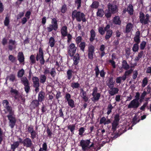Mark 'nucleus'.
<instances>
[{
	"label": "nucleus",
	"instance_id": "obj_37",
	"mask_svg": "<svg viewBox=\"0 0 151 151\" xmlns=\"http://www.w3.org/2000/svg\"><path fill=\"white\" fill-rule=\"evenodd\" d=\"M24 73V70L23 69H22L19 70L17 74V76L19 78H22Z\"/></svg>",
	"mask_w": 151,
	"mask_h": 151
},
{
	"label": "nucleus",
	"instance_id": "obj_44",
	"mask_svg": "<svg viewBox=\"0 0 151 151\" xmlns=\"http://www.w3.org/2000/svg\"><path fill=\"white\" fill-rule=\"evenodd\" d=\"M98 31L99 33L103 35L105 33V28L103 27H99L98 28Z\"/></svg>",
	"mask_w": 151,
	"mask_h": 151
},
{
	"label": "nucleus",
	"instance_id": "obj_34",
	"mask_svg": "<svg viewBox=\"0 0 151 151\" xmlns=\"http://www.w3.org/2000/svg\"><path fill=\"white\" fill-rule=\"evenodd\" d=\"M127 11L130 14H133V6L131 5H129L128 7Z\"/></svg>",
	"mask_w": 151,
	"mask_h": 151
},
{
	"label": "nucleus",
	"instance_id": "obj_48",
	"mask_svg": "<svg viewBox=\"0 0 151 151\" xmlns=\"http://www.w3.org/2000/svg\"><path fill=\"white\" fill-rule=\"evenodd\" d=\"M85 130V128L84 127H81L79 130V134L81 136H83V134L84 133Z\"/></svg>",
	"mask_w": 151,
	"mask_h": 151
},
{
	"label": "nucleus",
	"instance_id": "obj_19",
	"mask_svg": "<svg viewBox=\"0 0 151 151\" xmlns=\"http://www.w3.org/2000/svg\"><path fill=\"white\" fill-rule=\"evenodd\" d=\"M80 94L81 97L85 101H88V98L86 96V92L84 91L82 88L81 89Z\"/></svg>",
	"mask_w": 151,
	"mask_h": 151
},
{
	"label": "nucleus",
	"instance_id": "obj_2",
	"mask_svg": "<svg viewBox=\"0 0 151 151\" xmlns=\"http://www.w3.org/2000/svg\"><path fill=\"white\" fill-rule=\"evenodd\" d=\"M72 15L73 18H76L78 21L80 22L82 20L84 22L86 21L84 14L80 12H77L76 10H74L73 12Z\"/></svg>",
	"mask_w": 151,
	"mask_h": 151
},
{
	"label": "nucleus",
	"instance_id": "obj_6",
	"mask_svg": "<svg viewBox=\"0 0 151 151\" xmlns=\"http://www.w3.org/2000/svg\"><path fill=\"white\" fill-rule=\"evenodd\" d=\"M65 99H66L68 105L71 108L75 107V102L73 100L71 99V96L69 93H67L65 96Z\"/></svg>",
	"mask_w": 151,
	"mask_h": 151
},
{
	"label": "nucleus",
	"instance_id": "obj_30",
	"mask_svg": "<svg viewBox=\"0 0 151 151\" xmlns=\"http://www.w3.org/2000/svg\"><path fill=\"white\" fill-rule=\"evenodd\" d=\"M114 22L116 24H120L121 22L119 19V17L118 16H116L113 19Z\"/></svg>",
	"mask_w": 151,
	"mask_h": 151
},
{
	"label": "nucleus",
	"instance_id": "obj_26",
	"mask_svg": "<svg viewBox=\"0 0 151 151\" xmlns=\"http://www.w3.org/2000/svg\"><path fill=\"white\" fill-rule=\"evenodd\" d=\"M107 85L109 86V87L111 88L112 87H114V81L112 78H111L107 81Z\"/></svg>",
	"mask_w": 151,
	"mask_h": 151
},
{
	"label": "nucleus",
	"instance_id": "obj_46",
	"mask_svg": "<svg viewBox=\"0 0 151 151\" xmlns=\"http://www.w3.org/2000/svg\"><path fill=\"white\" fill-rule=\"evenodd\" d=\"M148 83V80L147 78H145L143 79L142 81V87H144L146 86Z\"/></svg>",
	"mask_w": 151,
	"mask_h": 151
},
{
	"label": "nucleus",
	"instance_id": "obj_11",
	"mask_svg": "<svg viewBox=\"0 0 151 151\" xmlns=\"http://www.w3.org/2000/svg\"><path fill=\"white\" fill-rule=\"evenodd\" d=\"M17 43L15 40H9L8 42V48L11 50L16 48Z\"/></svg>",
	"mask_w": 151,
	"mask_h": 151
},
{
	"label": "nucleus",
	"instance_id": "obj_5",
	"mask_svg": "<svg viewBox=\"0 0 151 151\" xmlns=\"http://www.w3.org/2000/svg\"><path fill=\"white\" fill-rule=\"evenodd\" d=\"M92 100L93 101H97L99 100L101 97L100 93H98V88L96 87H94L93 90Z\"/></svg>",
	"mask_w": 151,
	"mask_h": 151
},
{
	"label": "nucleus",
	"instance_id": "obj_54",
	"mask_svg": "<svg viewBox=\"0 0 151 151\" xmlns=\"http://www.w3.org/2000/svg\"><path fill=\"white\" fill-rule=\"evenodd\" d=\"M7 78L11 81H13L15 79V76L14 75H13V74H11V75L7 77Z\"/></svg>",
	"mask_w": 151,
	"mask_h": 151
},
{
	"label": "nucleus",
	"instance_id": "obj_51",
	"mask_svg": "<svg viewBox=\"0 0 151 151\" xmlns=\"http://www.w3.org/2000/svg\"><path fill=\"white\" fill-rule=\"evenodd\" d=\"M118 125V124L115 120H114L113 122L112 123V129L113 130H115L117 126Z\"/></svg>",
	"mask_w": 151,
	"mask_h": 151
},
{
	"label": "nucleus",
	"instance_id": "obj_64",
	"mask_svg": "<svg viewBox=\"0 0 151 151\" xmlns=\"http://www.w3.org/2000/svg\"><path fill=\"white\" fill-rule=\"evenodd\" d=\"M138 75V72L137 70H134L133 72V79H135L137 77Z\"/></svg>",
	"mask_w": 151,
	"mask_h": 151
},
{
	"label": "nucleus",
	"instance_id": "obj_7",
	"mask_svg": "<svg viewBox=\"0 0 151 151\" xmlns=\"http://www.w3.org/2000/svg\"><path fill=\"white\" fill-rule=\"evenodd\" d=\"M20 142H22L24 145L27 147H30L32 144V140L29 138H26L22 140L21 138H19Z\"/></svg>",
	"mask_w": 151,
	"mask_h": 151
},
{
	"label": "nucleus",
	"instance_id": "obj_23",
	"mask_svg": "<svg viewBox=\"0 0 151 151\" xmlns=\"http://www.w3.org/2000/svg\"><path fill=\"white\" fill-rule=\"evenodd\" d=\"M73 64L75 65H77L78 64L80 60V57L78 54L75 55L73 57Z\"/></svg>",
	"mask_w": 151,
	"mask_h": 151
},
{
	"label": "nucleus",
	"instance_id": "obj_21",
	"mask_svg": "<svg viewBox=\"0 0 151 151\" xmlns=\"http://www.w3.org/2000/svg\"><path fill=\"white\" fill-rule=\"evenodd\" d=\"M55 41L54 38L51 37L49 38L48 44L51 47L55 46Z\"/></svg>",
	"mask_w": 151,
	"mask_h": 151
},
{
	"label": "nucleus",
	"instance_id": "obj_9",
	"mask_svg": "<svg viewBox=\"0 0 151 151\" xmlns=\"http://www.w3.org/2000/svg\"><path fill=\"white\" fill-rule=\"evenodd\" d=\"M76 47L73 43L71 44L68 47V53L70 56H73L76 53Z\"/></svg>",
	"mask_w": 151,
	"mask_h": 151
},
{
	"label": "nucleus",
	"instance_id": "obj_36",
	"mask_svg": "<svg viewBox=\"0 0 151 151\" xmlns=\"http://www.w3.org/2000/svg\"><path fill=\"white\" fill-rule=\"evenodd\" d=\"M45 96L43 93L40 92L39 93L38 100L39 101H42L44 99Z\"/></svg>",
	"mask_w": 151,
	"mask_h": 151
},
{
	"label": "nucleus",
	"instance_id": "obj_4",
	"mask_svg": "<svg viewBox=\"0 0 151 151\" xmlns=\"http://www.w3.org/2000/svg\"><path fill=\"white\" fill-rule=\"evenodd\" d=\"M150 15L147 14L145 16L143 13L140 12L139 15V21L141 23L145 24H148L150 21Z\"/></svg>",
	"mask_w": 151,
	"mask_h": 151
},
{
	"label": "nucleus",
	"instance_id": "obj_62",
	"mask_svg": "<svg viewBox=\"0 0 151 151\" xmlns=\"http://www.w3.org/2000/svg\"><path fill=\"white\" fill-rule=\"evenodd\" d=\"M47 29L48 32H51L53 30V28L52 24L49 25L47 27Z\"/></svg>",
	"mask_w": 151,
	"mask_h": 151
},
{
	"label": "nucleus",
	"instance_id": "obj_10",
	"mask_svg": "<svg viewBox=\"0 0 151 151\" xmlns=\"http://www.w3.org/2000/svg\"><path fill=\"white\" fill-rule=\"evenodd\" d=\"M95 47L92 45H90L88 47V58L90 59H92L93 58V55L94 53Z\"/></svg>",
	"mask_w": 151,
	"mask_h": 151
},
{
	"label": "nucleus",
	"instance_id": "obj_57",
	"mask_svg": "<svg viewBox=\"0 0 151 151\" xmlns=\"http://www.w3.org/2000/svg\"><path fill=\"white\" fill-rule=\"evenodd\" d=\"M37 135V133L36 131L34 130L31 136V138L32 139H34L36 138V135Z\"/></svg>",
	"mask_w": 151,
	"mask_h": 151
},
{
	"label": "nucleus",
	"instance_id": "obj_42",
	"mask_svg": "<svg viewBox=\"0 0 151 151\" xmlns=\"http://www.w3.org/2000/svg\"><path fill=\"white\" fill-rule=\"evenodd\" d=\"M73 71L71 70H69L67 71V73L68 78L69 79H70L72 77Z\"/></svg>",
	"mask_w": 151,
	"mask_h": 151
},
{
	"label": "nucleus",
	"instance_id": "obj_53",
	"mask_svg": "<svg viewBox=\"0 0 151 151\" xmlns=\"http://www.w3.org/2000/svg\"><path fill=\"white\" fill-rule=\"evenodd\" d=\"M76 4L77 5V9H79L81 6V0H75Z\"/></svg>",
	"mask_w": 151,
	"mask_h": 151
},
{
	"label": "nucleus",
	"instance_id": "obj_15",
	"mask_svg": "<svg viewBox=\"0 0 151 151\" xmlns=\"http://www.w3.org/2000/svg\"><path fill=\"white\" fill-rule=\"evenodd\" d=\"M32 81L33 83L34 86L35 87H39L40 86L39 79L37 77H33Z\"/></svg>",
	"mask_w": 151,
	"mask_h": 151
},
{
	"label": "nucleus",
	"instance_id": "obj_55",
	"mask_svg": "<svg viewBox=\"0 0 151 151\" xmlns=\"http://www.w3.org/2000/svg\"><path fill=\"white\" fill-rule=\"evenodd\" d=\"M146 42L145 41H142L140 44V48L141 50H143L145 47Z\"/></svg>",
	"mask_w": 151,
	"mask_h": 151
},
{
	"label": "nucleus",
	"instance_id": "obj_22",
	"mask_svg": "<svg viewBox=\"0 0 151 151\" xmlns=\"http://www.w3.org/2000/svg\"><path fill=\"white\" fill-rule=\"evenodd\" d=\"M110 121L109 119L106 120V119L105 117H103L100 119V124H104V125L106 124H108L110 123Z\"/></svg>",
	"mask_w": 151,
	"mask_h": 151
},
{
	"label": "nucleus",
	"instance_id": "obj_35",
	"mask_svg": "<svg viewBox=\"0 0 151 151\" xmlns=\"http://www.w3.org/2000/svg\"><path fill=\"white\" fill-rule=\"evenodd\" d=\"M80 85V84L77 82H73L71 83V86L73 89L78 88Z\"/></svg>",
	"mask_w": 151,
	"mask_h": 151
},
{
	"label": "nucleus",
	"instance_id": "obj_61",
	"mask_svg": "<svg viewBox=\"0 0 151 151\" xmlns=\"http://www.w3.org/2000/svg\"><path fill=\"white\" fill-rule=\"evenodd\" d=\"M95 71L96 72V76L98 77L99 73V70L98 66H96V67L95 69Z\"/></svg>",
	"mask_w": 151,
	"mask_h": 151
},
{
	"label": "nucleus",
	"instance_id": "obj_59",
	"mask_svg": "<svg viewBox=\"0 0 151 151\" xmlns=\"http://www.w3.org/2000/svg\"><path fill=\"white\" fill-rule=\"evenodd\" d=\"M47 144L46 143H44L42 145V148H41V147L40 149H42V151H43L44 150L45 151H46L47 150Z\"/></svg>",
	"mask_w": 151,
	"mask_h": 151
},
{
	"label": "nucleus",
	"instance_id": "obj_33",
	"mask_svg": "<svg viewBox=\"0 0 151 151\" xmlns=\"http://www.w3.org/2000/svg\"><path fill=\"white\" fill-rule=\"evenodd\" d=\"M104 14V12L102 9H99L97 12L96 14L97 16L99 17H102Z\"/></svg>",
	"mask_w": 151,
	"mask_h": 151
},
{
	"label": "nucleus",
	"instance_id": "obj_45",
	"mask_svg": "<svg viewBox=\"0 0 151 151\" xmlns=\"http://www.w3.org/2000/svg\"><path fill=\"white\" fill-rule=\"evenodd\" d=\"M139 49L138 44L136 43L133 45L132 50L133 52H137Z\"/></svg>",
	"mask_w": 151,
	"mask_h": 151
},
{
	"label": "nucleus",
	"instance_id": "obj_12",
	"mask_svg": "<svg viewBox=\"0 0 151 151\" xmlns=\"http://www.w3.org/2000/svg\"><path fill=\"white\" fill-rule=\"evenodd\" d=\"M108 9L111 13H115L117 11V6L115 5L109 4L108 5Z\"/></svg>",
	"mask_w": 151,
	"mask_h": 151
},
{
	"label": "nucleus",
	"instance_id": "obj_29",
	"mask_svg": "<svg viewBox=\"0 0 151 151\" xmlns=\"http://www.w3.org/2000/svg\"><path fill=\"white\" fill-rule=\"evenodd\" d=\"M19 141L15 142L11 145V149L14 151V149L17 147L19 145Z\"/></svg>",
	"mask_w": 151,
	"mask_h": 151
},
{
	"label": "nucleus",
	"instance_id": "obj_24",
	"mask_svg": "<svg viewBox=\"0 0 151 151\" xmlns=\"http://www.w3.org/2000/svg\"><path fill=\"white\" fill-rule=\"evenodd\" d=\"M90 41L92 42L95 39L96 37V33L94 30L92 29L90 31Z\"/></svg>",
	"mask_w": 151,
	"mask_h": 151
},
{
	"label": "nucleus",
	"instance_id": "obj_20",
	"mask_svg": "<svg viewBox=\"0 0 151 151\" xmlns=\"http://www.w3.org/2000/svg\"><path fill=\"white\" fill-rule=\"evenodd\" d=\"M133 27V24L131 23H128L126 27V33H129L132 30Z\"/></svg>",
	"mask_w": 151,
	"mask_h": 151
},
{
	"label": "nucleus",
	"instance_id": "obj_49",
	"mask_svg": "<svg viewBox=\"0 0 151 151\" xmlns=\"http://www.w3.org/2000/svg\"><path fill=\"white\" fill-rule=\"evenodd\" d=\"M67 10V7L66 5L65 4H64L62 5L61 8V11L62 13H65L66 12Z\"/></svg>",
	"mask_w": 151,
	"mask_h": 151
},
{
	"label": "nucleus",
	"instance_id": "obj_47",
	"mask_svg": "<svg viewBox=\"0 0 151 151\" xmlns=\"http://www.w3.org/2000/svg\"><path fill=\"white\" fill-rule=\"evenodd\" d=\"M113 107H112L111 104H110L107 107V114H109L111 112V110L113 108Z\"/></svg>",
	"mask_w": 151,
	"mask_h": 151
},
{
	"label": "nucleus",
	"instance_id": "obj_56",
	"mask_svg": "<svg viewBox=\"0 0 151 151\" xmlns=\"http://www.w3.org/2000/svg\"><path fill=\"white\" fill-rule=\"evenodd\" d=\"M34 130L32 126H29L28 127V131L29 133H30L31 136Z\"/></svg>",
	"mask_w": 151,
	"mask_h": 151
},
{
	"label": "nucleus",
	"instance_id": "obj_3",
	"mask_svg": "<svg viewBox=\"0 0 151 151\" xmlns=\"http://www.w3.org/2000/svg\"><path fill=\"white\" fill-rule=\"evenodd\" d=\"M11 111V112H9V114L7 116V117L9 120V126L12 128H13L15 125L16 119L14 114V111L12 109Z\"/></svg>",
	"mask_w": 151,
	"mask_h": 151
},
{
	"label": "nucleus",
	"instance_id": "obj_58",
	"mask_svg": "<svg viewBox=\"0 0 151 151\" xmlns=\"http://www.w3.org/2000/svg\"><path fill=\"white\" fill-rule=\"evenodd\" d=\"M24 89L26 93H28L29 90L30 89L29 82L28 83L27 85H26L25 86H24Z\"/></svg>",
	"mask_w": 151,
	"mask_h": 151
},
{
	"label": "nucleus",
	"instance_id": "obj_52",
	"mask_svg": "<svg viewBox=\"0 0 151 151\" xmlns=\"http://www.w3.org/2000/svg\"><path fill=\"white\" fill-rule=\"evenodd\" d=\"M85 42H81L79 46L81 48V49L82 50L84 51V48L85 47Z\"/></svg>",
	"mask_w": 151,
	"mask_h": 151
},
{
	"label": "nucleus",
	"instance_id": "obj_40",
	"mask_svg": "<svg viewBox=\"0 0 151 151\" xmlns=\"http://www.w3.org/2000/svg\"><path fill=\"white\" fill-rule=\"evenodd\" d=\"M10 92L12 94L14 95L15 98H17L16 96H17L18 94V92L16 89H13V88H11Z\"/></svg>",
	"mask_w": 151,
	"mask_h": 151
},
{
	"label": "nucleus",
	"instance_id": "obj_31",
	"mask_svg": "<svg viewBox=\"0 0 151 151\" xmlns=\"http://www.w3.org/2000/svg\"><path fill=\"white\" fill-rule=\"evenodd\" d=\"M21 81L22 83L24 85V86L27 85L28 83L29 82L28 80L25 77H23L21 78Z\"/></svg>",
	"mask_w": 151,
	"mask_h": 151
},
{
	"label": "nucleus",
	"instance_id": "obj_17",
	"mask_svg": "<svg viewBox=\"0 0 151 151\" xmlns=\"http://www.w3.org/2000/svg\"><path fill=\"white\" fill-rule=\"evenodd\" d=\"M61 32L62 36L64 37L66 36L68 33L67 27L66 26H63L61 28Z\"/></svg>",
	"mask_w": 151,
	"mask_h": 151
},
{
	"label": "nucleus",
	"instance_id": "obj_38",
	"mask_svg": "<svg viewBox=\"0 0 151 151\" xmlns=\"http://www.w3.org/2000/svg\"><path fill=\"white\" fill-rule=\"evenodd\" d=\"M75 125L71 124L70 125L68 126V128L69 129H70L72 133H74V131L75 129Z\"/></svg>",
	"mask_w": 151,
	"mask_h": 151
},
{
	"label": "nucleus",
	"instance_id": "obj_18",
	"mask_svg": "<svg viewBox=\"0 0 151 151\" xmlns=\"http://www.w3.org/2000/svg\"><path fill=\"white\" fill-rule=\"evenodd\" d=\"M140 32L137 31L136 32L135 36L134 38V40L137 44H139L140 42Z\"/></svg>",
	"mask_w": 151,
	"mask_h": 151
},
{
	"label": "nucleus",
	"instance_id": "obj_43",
	"mask_svg": "<svg viewBox=\"0 0 151 151\" xmlns=\"http://www.w3.org/2000/svg\"><path fill=\"white\" fill-rule=\"evenodd\" d=\"M99 5V3L97 1H95L93 2L91 6L93 8L96 9L98 7Z\"/></svg>",
	"mask_w": 151,
	"mask_h": 151
},
{
	"label": "nucleus",
	"instance_id": "obj_63",
	"mask_svg": "<svg viewBox=\"0 0 151 151\" xmlns=\"http://www.w3.org/2000/svg\"><path fill=\"white\" fill-rule=\"evenodd\" d=\"M50 74L52 76L54 77L56 74L55 70L53 69V68H52L50 72Z\"/></svg>",
	"mask_w": 151,
	"mask_h": 151
},
{
	"label": "nucleus",
	"instance_id": "obj_60",
	"mask_svg": "<svg viewBox=\"0 0 151 151\" xmlns=\"http://www.w3.org/2000/svg\"><path fill=\"white\" fill-rule=\"evenodd\" d=\"M9 59L12 62H14L15 60V58L13 55H9Z\"/></svg>",
	"mask_w": 151,
	"mask_h": 151
},
{
	"label": "nucleus",
	"instance_id": "obj_28",
	"mask_svg": "<svg viewBox=\"0 0 151 151\" xmlns=\"http://www.w3.org/2000/svg\"><path fill=\"white\" fill-rule=\"evenodd\" d=\"M113 33V32L111 29H109V30L107 31L106 33V35L105 36V39L106 40L109 39V38L111 37L112 36V35Z\"/></svg>",
	"mask_w": 151,
	"mask_h": 151
},
{
	"label": "nucleus",
	"instance_id": "obj_16",
	"mask_svg": "<svg viewBox=\"0 0 151 151\" xmlns=\"http://www.w3.org/2000/svg\"><path fill=\"white\" fill-rule=\"evenodd\" d=\"M51 24L52 26L53 29L55 31L57 30L58 27V25L56 19L53 18L52 19Z\"/></svg>",
	"mask_w": 151,
	"mask_h": 151
},
{
	"label": "nucleus",
	"instance_id": "obj_27",
	"mask_svg": "<svg viewBox=\"0 0 151 151\" xmlns=\"http://www.w3.org/2000/svg\"><path fill=\"white\" fill-rule=\"evenodd\" d=\"M18 60L20 62L22 63L24 61V58L22 52H19L18 56Z\"/></svg>",
	"mask_w": 151,
	"mask_h": 151
},
{
	"label": "nucleus",
	"instance_id": "obj_50",
	"mask_svg": "<svg viewBox=\"0 0 151 151\" xmlns=\"http://www.w3.org/2000/svg\"><path fill=\"white\" fill-rule=\"evenodd\" d=\"M9 23V19L8 17H6L4 22L5 26H8Z\"/></svg>",
	"mask_w": 151,
	"mask_h": 151
},
{
	"label": "nucleus",
	"instance_id": "obj_39",
	"mask_svg": "<svg viewBox=\"0 0 151 151\" xmlns=\"http://www.w3.org/2000/svg\"><path fill=\"white\" fill-rule=\"evenodd\" d=\"M40 82L41 83H44L46 81V77L44 74H42L40 76Z\"/></svg>",
	"mask_w": 151,
	"mask_h": 151
},
{
	"label": "nucleus",
	"instance_id": "obj_32",
	"mask_svg": "<svg viewBox=\"0 0 151 151\" xmlns=\"http://www.w3.org/2000/svg\"><path fill=\"white\" fill-rule=\"evenodd\" d=\"M122 67L125 70H127L129 68V65H128L127 61L124 60L122 63Z\"/></svg>",
	"mask_w": 151,
	"mask_h": 151
},
{
	"label": "nucleus",
	"instance_id": "obj_25",
	"mask_svg": "<svg viewBox=\"0 0 151 151\" xmlns=\"http://www.w3.org/2000/svg\"><path fill=\"white\" fill-rule=\"evenodd\" d=\"M39 53L41 55V57L39 58L40 63L43 65L45 63V60H44L43 56V50L41 48H39Z\"/></svg>",
	"mask_w": 151,
	"mask_h": 151
},
{
	"label": "nucleus",
	"instance_id": "obj_41",
	"mask_svg": "<svg viewBox=\"0 0 151 151\" xmlns=\"http://www.w3.org/2000/svg\"><path fill=\"white\" fill-rule=\"evenodd\" d=\"M32 105L34 108L37 107L39 105V100H33L32 102Z\"/></svg>",
	"mask_w": 151,
	"mask_h": 151
},
{
	"label": "nucleus",
	"instance_id": "obj_8",
	"mask_svg": "<svg viewBox=\"0 0 151 151\" xmlns=\"http://www.w3.org/2000/svg\"><path fill=\"white\" fill-rule=\"evenodd\" d=\"M139 105V101H137L135 99L132 100L128 105V108L137 109Z\"/></svg>",
	"mask_w": 151,
	"mask_h": 151
},
{
	"label": "nucleus",
	"instance_id": "obj_14",
	"mask_svg": "<svg viewBox=\"0 0 151 151\" xmlns=\"http://www.w3.org/2000/svg\"><path fill=\"white\" fill-rule=\"evenodd\" d=\"M119 90L116 87H112L111 88H110L109 90V93L111 96L114 95L118 93Z\"/></svg>",
	"mask_w": 151,
	"mask_h": 151
},
{
	"label": "nucleus",
	"instance_id": "obj_13",
	"mask_svg": "<svg viewBox=\"0 0 151 151\" xmlns=\"http://www.w3.org/2000/svg\"><path fill=\"white\" fill-rule=\"evenodd\" d=\"M3 104L4 107L9 112H11L12 109V107L9 106V103L7 100H4L3 101Z\"/></svg>",
	"mask_w": 151,
	"mask_h": 151
},
{
	"label": "nucleus",
	"instance_id": "obj_1",
	"mask_svg": "<svg viewBox=\"0 0 151 151\" xmlns=\"http://www.w3.org/2000/svg\"><path fill=\"white\" fill-rule=\"evenodd\" d=\"M90 140H82L80 141V144L82 147V150L84 151H90V150H92V151H97V150H95L93 147V144H91Z\"/></svg>",
	"mask_w": 151,
	"mask_h": 151
}]
</instances>
